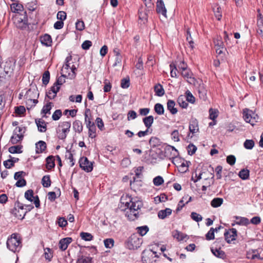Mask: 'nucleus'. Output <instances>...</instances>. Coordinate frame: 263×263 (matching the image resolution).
Here are the masks:
<instances>
[{
	"label": "nucleus",
	"instance_id": "nucleus-1",
	"mask_svg": "<svg viewBox=\"0 0 263 263\" xmlns=\"http://www.w3.org/2000/svg\"><path fill=\"white\" fill-rule=\"evenodd\" d=\"M121 202L125 204V216L129 220H135L139 215V210L143 205L142 202L136 199H133L130 196L126 195L122 196L121 199Z\"/></svg>",
	"mask_w": 263,
	"mask_h": 263
},
{
	"label": "nucleus",
	"instance_id": "nucleus-2",
	"mask_svg": "<svg viewBox=\"0 0 263 263\" xmlns=\"http://www.w3.org/2000/svg\"><path fill=\"white\" fill-rule=\"evenodd\" d=\"M39 96L38 90L36 87L33 86L26 91L24 95V98L26 99L27 108L28 109L29 107L31 108L36 105L38 102L37 99Z\"/></svg>",
	"mask_w": 263,
	"mask_h": 263
},
{
	"label": "nucleus",
	"instance_id": "nucleus-3",
	"mask_svg": "<svg viewBox=\"0 0 263 263\" xmlns=\"http://www.w3.org/2000/svg\"><path fill=\"white\" fill-rule=\"evenodd\" d=\"M21 240L20 236L15 233L12 234L8 238L7 241V247L12 252L18 251L21 248Z\"/></svg>",
	"mask_w": 263,
	"mask_h": 263
},
{
	"label": "nucleus",
	"instance_id": "nucleus-4",
	"mask_svg": "<svg viewBox=\"0 0 263 263\" xmlns=\"http://www.w3.org/2000/svg\"><path fill=\"white\" fill-rule=\"evenodd\" d=\"M65 77V75L62 74L61 77L58 78L56 82H55L53 85L50 88L47 94V96L49 99H52L56 97L57 92L60 89L61 85L65 82L64 79Z\"/></svg>",
	"mask_w": 263,
	"mask_h": 263
},
{
	"label": "nucleus",
	"instance_id": "nucleus-5",
	"mask_svg": "<svg viewBox=\"0 0 263 263\" xmlns=\"http://www.w3.org/2000/svg\"><path fill=\"white\" fill-rule=\"evenodd\" d=\"M16 27L20 29L25 30L28 27V17L26 12L24 14L18 15L14 19Z\"/></svg>",
	"mask_w": 263,
	"mask_h": 263
},
{
	"label": "nucleus",
	"instance_id": "nucleus-6",
	"mask_svg": "<svg viewBox=\"0 0 263 263\" xmlns=\"http://www.w3.org/2000/svg\"><path fill=\"white\" fill-rule=\"evenodd\" d=\"M142 243L141 238L136 234L132 235L126 242V247L129 250H135L139 248Z\"/></svg>",
	"mask_w": 263,
	"mask_h": 263
},
{
	"label": "nucleus",
	"instance_id": "nucleus-7",
	"mask_svg": "<svg viewBox=\"0 0 263 263\" xmlns=\"http://www.w3.org/2000/svg\"><path fill=\"white\" fill-rule=\"evenodd\" d=\"M26 128L24 126L16 127L14 131L13 135L12 136L10 142L12 144H16L17 142L22 140L24 137V134L25 132Z\"/></svg>",
	"mask_w": 263,
	"mask_h": 263
},
{
	"label": "nucleus",
	"instance_id": "nucleus-8",
	"mask_svg": "<svg viewBox=\"0 0 263 263\" xmlns=\"http://www.w3.org/2000/svg\"><path fill=\"white\" fill-rule=\"evenodd\" d=\"M243 117L246 122L250 123L252 125H254L258 119L257 115L247 108L243 109Z\"/></svg>",
	"mask_w": 263,
	"mask_h": 263
},
{
	"label": "nucleus",
	"instance_id": "nucleus-9",
	"mask_svg": "<svg viewBox=\"0 0 263 263\" xmlns=\"http://www.w3.org/2000/svg\"><path fill=\"white\" fill-rule=\"evenodd\" d=\"M180 73L189 83L196 86L198 81L193 77V74L189 68L184 69L183 70L180 71Z\"/></svg>",
	"mask_w": 263,
	"mask_h": 263
},
{
	"label": "nucleus",
	"instance_id": "nucleus-10",
	"mask_svg": "<svg viewBox=\"0 0 263 263\" xmlns=\"http://www.w3.org/2000/svg\"><path fill=\"white\" fill-rule=\"evenodd\" d=\"M25 197L28 201L34 202L36 208H38L40 206V202L37 196H33V192L32 190H27L25 193Z\"/></svg>",
	"mask_w": 263,
	"mask_h": 263
},
{
	"label": "nucleus",
	"instance_id": "nucleus-11",
	"mask_svg": "<svg viewBox=\"0 0 263 263\" xmlns=\"http://www.w3.org/2000/svg\"><path fill=\"white\" fill-rule=\"evenodd\" d=\"M80 167L86 172H90L93 169L92 163L86 157H82L79 161Z\"/></svg>",
	"mask_w": 263,
	"mask_h": 263
},
{
	"label": "nucleus",
	"instance_id": "nucleus-12",
	"mask_svg": "<svg viewBox=\"0 0 263 263\" xmlns=\"http://www.w3.org/2000/svg\"><path fill=\"white\" fill-rule=\"evenodd\" d=\"M237 231L236 229L232 228L226 232L224 234L226 241L230 243L235 240L237 237Z\"/></svg>",
	"mask_w": 263,
	"mask_h": 263
},
{
	"label": "nucleus",
	"instance_id": "nucleus-13",
	"mask_svg": "<svg viewBox=\"0 0 263 263\" xmlns=\"http://www.w3.org/2000/svg\"><path fill=\"white\" fill-rule=\"evenodd\" d=\"M156 10L158 13H160L166 17V9L162 0H157Z\"/></svg>",
	"mask_w": 263,
	"mask_h": 263
},
{
	"label": "nucleus",
	"instance_id": "nucleus-14",
	"mask_svg": "<svg viewBox=\"0 0 263 263\" xmlns=\"http://www.w3.org/2000/svg\"><path fill=\"white\" fill-rule=\"evenodd\" d=\"M234 218H235L236 221L234 222V223L232 224V226H234L235 224L247 226L250 223L249 219L246 217L235 216Z\"/></svg>",
	"mask_w": 263,
	"mask_h": 263
},
{
	"label": "nucleus",
	"instance_id": "nucleus-15",
	"mask_svg": "<svg viewBox=\"0 0 263 263\" xmlns=\"http://www.w3.org/2000/svg\"><path fill=\"white\" fill-rule=\"evenodd\" d=\"M71 241L72 238L70 237H66L61 239L59 242V248L62 251H65Z\"/></svg>",
	"mask_w": 263,
	"mask_h": 263
},
{
	"label": "nucleus",
	"instance_id": "nucleus-16",
	"mask_svg": "<svg viewBox=\"0 0 263 263\" xmlns=\"http://www.w3.org/2000/svg\"><path fill=\"white\" fill-rule=\"evenodd\" d=\"M211 251L213 254L216 257L222 259L226 257V254L224 251L221 250L220 248L217 249V248H214L213 247L211 248Z\"/></svg>",
	"mask_w": 263,
	"mask_h": 263
},
{
	"label": "nucleus",
	"instance_id": "nucleus-17",
	"mask_svg": "<svg viewBox=\"0 0 263 263\" xmlns=\"http://www.w3.org/2000/svg\"><path fill=\"white\" fill-rule=\"evenodd\" d=\"M40 41L43 45L47 47L50 46L51 45L52 39L50 35L49 34H45L41 36Z\"/></svg>",
	"mask_w": 263,
	"mask_h": 263
},
{
	"label": "nucleus",
	"instance_id": "nucleus-18",
	"mask_svg": "<svg viewBox=\"0 0 263 263\" xmlns=\"http://www.w3.org/2000/svg\"><path fill=\"white\" fill-rule=\"evenodd\" d=\"M175 101L172 100H168L167 102V109L172 115L176 114L178 111L177 109L175 107Z\"/></svg>",
	"mask_w": 263,
	"mask_h": 263
},
{
	"label": "nucleus",
	"instance_id": "nucleus-19",
	"mask_svg": "<svg viewBox=\"0 0 263 263\" xmlns=\"http://www.w3.org/2000/svg\"><path fill=\"white\" fill-rule=\"evenodd\" d=\"M11 11L14 13H19L24 10V7L18 2L13 3L10 5Z\"/></svg>",
	"mask_w": 263,
	"mask_h": 263
},
{
	"label": "nucleus",
	"instance_id": "nucleus-20",
	"mask_svg": "<svg viewBox=\"0 0 263 263\" xmlns=\"http://www.w3.org/2000/svg\"><path fill=\"white\" fill-rule=\"evenodd\" d=\"M36 153H43L46 148V143L43 141H39L35 144Z\"/></svg>",
	"mask_w": 263,
	"mask_h": 263
},
{
	"label": "nucleus",
	"instance_id": "nucleus-21",
	"mask_svg": "<svg viewBox=\"0 0 263 263\" xmlns=\"http://www.w3.org/2000/svg\"><path fill=\"white\" fill-rule=\"evenodd\" d=\"M172 210L170 208H166L165 210H162L158 213V217L161 219H164L167 216L172 214Z\"/></svg>",
	"mask_w": 263,
	"mask_h": 263
},
{
	"label": "nucleus",
	"instance_id": "nucleus-22",
	"mask_svg": "<svg viewBox=\"0 0 263 263\" xmlns=\"http://www.w3.org/2000/svg\"><path fill=\"white\" fill-rule=\"evenodd\" d=\"M35 123L39 132L44 133L46 131V123L44 120L42 119L36 120Z\"/></svg>",
	"mask_w": 263,
	"mask_h": 263
},
{
	"label": "nucleus",
	"instance_id": "nucleus-23",
	"mask_svg": "<svg viewBox=\"0 0 263 263\" xmlns=\"http://www.w3.org/2000/svg\"><path fill=\"white\" fill-rule=\"evenodd\" d=\"M46 168L51 170L55 166L54 158L53 156H49L46 159Z\"/></svg>",
	"mask_w": 263,
	"mask_h": 263
},
{
	"label": "nucleus",
	"instance_id": "nucleus-24",
	"mask_svg": "<svg viewBox=\"0 0 263 263\" xmlns=\"http://www.w3.org/2000/svg\"><path fill=\"white\" fill-rule=\"evenodd\" d=\"M173 237L178 241L183 240L185 239H188L187 235L182 233L177 230L173 232Z\"/></svg>",
	"mask_w": 263,
	"mask_h": 263
},
{
	"label": "nucleus",
	"instance_id": "nucleus-25",
	"mask_svg": "<svg viewBox=\"0 0 263 263\" xmlns=\"http://www.w3.org/2000/svg\"><path fill=\"white\" fill-rule=\"evenodd\" d=\"M154 91L155 92V95L158 97L163 96L165 93L162 86L160 84H158L155 86Z\"/></svg>",
	"mask_w": 263,
	"mask_h": 263
},
{
	"label": "nucleus",
	"instance_id": "nucleus-26",
	"mask_svg": "<svg viewBox=\"0 0 263 263\" xmlns=\"http://www.w3.org/2000/svg\"><path fill=\"white\" fill-rule=\"evenodd\" d=\"M186 101L185 97L183 95L180 96L177 99V102L179 106L183 108H186L188 106V103Z\"/></svg>",
	"mask_w": 263,
	"mask_h": 263
},
{
	"label": "nucleus",
	"instance_id": "nucleus-27",
	"mask_svg": "<svg viewBox=\"0 0 263 263\" xmlns=\"http://www.w3.org/2000/svg\"><path fill=\"white\" fill-rule=\"evenodd\" d=\"M143 122L147 129H149L152 125L154 122V117L152 116H149L143 119Z\"/></svg>",
	"mask_w": 263,
	"mask_h": 263
},
{
	"label": "nucleus",
	"instance_id": "nucleus-28",
	"mask_svg": "<svg viewBox=\"0 0 263 263\" xmlns=\"http://www.w3.org/2000/svg\"><path fill=\"white\" fill-rule=\"evenodd\" d=\"M73 128L75 132L81 133L83 130V124L81 121L76 120L73 123Z\"/></svg>",
	"mask_w": 263,
	"mask_h": 263
},
{
	"label": "nucleus",
	"instance_id": "nucleus-29",
	"mask_svg": "<svg viewBox=\"0 0 263 263\" xmlns=\"http://www.w3.org/2000/svg\"><path fill=\"white\" fill-rule=\"evenodd\" d=\"M52 106L53 104L51 102H49L43 106L42 109V113L44 114L45 115L43 116V117L46 118L47 117L45 115L46 114H50V110L51 109Z\"/></svg>",
	"mask_w": 263,
	"mask_h": 263
},
{
	"label": "nucleus",
	"instance_id": "nucleus-30",
	"mask_svg": "<svg viewBox=\"0 0 263 263\" xmlns=\"http://www.w3.org/2000/svg\"><path fill=\"white\" fill-rule=\"evenodd\" d=\"M223 200L221 198H215L211 202V205L213 208H218L223 203Z\"/></svg>",
	"mask_w": 263,
	"mask_h": 263
},
{
	"label": "nucleus",
	"instance_id": "nucleus-31",
	"mask_svg": "<svg viewBox=\"0 0 263 263\" xmlns=\"http://www.w3.org/2000/svg\"><path fill=\"white\" fill-rule=\"evenodd\" d=\"M198 85L199 86L198 87V92L199 93L200 97L204 98L206 93V90L205 89L203 84H201V82L200 83L198 81V84H197L196 86Z\"/></svg>",
	"mask_w": 263,
	"mask_h": 263
},
{
	"label": "nucleus",
	"instance_id": "nucleus-32",
	"mask_svg": "<svg viewBox=\"0 0 263 263\" xmlns=\"http://www.w3.org/2000/svg\"><path fill=\"white\" fill-rule=\"evenodd\" d=\"M154 110L159 115H163L164 112V107L160 103H156L155 105Z\"/></svg>",
	"mask_w": 263,
	"mask_h": 263
},
{
	"label": "nucleus",
	"instance_id": "nucleus-33",
	"mask_svg": "<svg viewBox=\"0 0 263 263\" xmlns=\"http://www.w3.org/2000/svg\"><path fill=\"white\" fill-rule=\"evenodd\" d=\"M136 230L141 236H143L148 232L149 228L147 226H144L137 227Z\"/></svg>",
	"mask_w": 263,
	"mask_h": 263
},
{
	"label": "nucleus",
	"instance_id": "nucleus-34",
	"mask_svg": "<svg viewBox=\"0 0 263 263\" xmlns=\"http://www.w3.org/2000/svg\"><path fill=\"white\" fill-rule=\"evenodd\" d=\"M42 183L44 187H48L51 185V180L49 175H45L42 179Z\"/></svg>",
	"mask_w": 263,
	"mask_h": 263
},
{
	"label": "nucleus",
	"instance_id": "nucleus-35",
	"mask_svg": "<svg viewBox=\"0 0 263 263\" xmlns=\"http://www.w3.org/2000/svg\"><path fill=\"white\" fill-rule=\"evenodd\" d=\"M92 258L90 257L80 256L78 257L77 263H91Z\"/></svg>",
	"mask_w": 263,
	"mask_h": 263
},
{
	"label": "nucleus",
	"instance_id": "nucleus-36",
	"mask_svg": "<svg viewBox=\"0 0 263 263\" xmlns=\"http://www.w3.org/2000/svg\"><path fill=\"white\" fill-rule=\"evenodd\" d=\"M213 11L217 20L219 21L220 20L222 16L221 8L218 6H216L213 8Z\"/></svg>",
	"mask_w": 263,
	"mask_h": 263
},
{
	"label": "nucleus",
	"instance_id": "nucleus-37",
	"mask_svg": "<svg viewBox=\"0 0 263 263\" xmlns=\"http://www.w3.org/2000/svg\"><path fill=\"white\" fill-rule=\"evenodd\" d=\"M218 115L217 109L210 108L209 109V118L212 120H215Z\"/></svg>",
	"mask_w": 263,
	"mask_h": 263
},
{
	"label": "nucleus",
	"instance_id": "nucleus-38",
	"mask_svg": "<svg viewBox=\"0 0 263 263\" xmlns=\"http://www.w3.org/2000/svg\"><path fill=\"white\" fill-rule=\"evenodd\" d=\"M80 236L82 239L85 241H90L93 239V236L90 233L87 232H81Z\"/></svg>",
	"mask_w": 263,
	"mask_h": 263
},
{
	"label": "nucleus",
	"instance_id": "nucleus-39",
	"mask_svg": "<svg viewBox=\"0 0 263 263\" xmlns=\"http://www.w3.org/2000/svg\"><path fill=\"white\" fill-rule=\"evenodd\" d=\"M189 129L191 133L195 134L198 131V125L196 122H193L189 125Z\"/></svg>",
	"mask_w": 263,
	"mask_h": 263
},
{
	"label": "nucleus",
	"instance_id": "nucleus-40",
	"mask_svg": "<svg viewBox=\"0 0 263 263\" xmlns=\"http://www.w3.org/2000/svg\"><path fill=\"white\" fill-rule=\"evenodd\" d=\"M239 177L243 179H247L249 176V171L248 170L242 169L239 173Z\"/></svg>",
	"mask_w": 263,
	"mask_h": 263
},
{
	"label": "nucleus",
	"instance_id": "nucleus-41",
	"mask_svg": "<svg viewBox=\"0 0 263 263\" xmlns=\"http://www.w3.org/2000/svg\"><path fill=\"white\" fill-rule=\"evenodd\" d=\"M72 57L71 56H68L66 58L65 60V64L63 65V68L62 69V71L63 72H66L65 70H68L70 68L69 62L71 60Z\"/></svg>",
	"mask_w": 263,
	"mask_h": 263
},
{
	"label": "nucleus",
	"instance_id": "nucleus-42",
	"mask_svg": "<svg viewBox=\"0 0 263 263\" xmlns=\"http://www.w3.org/2000/svg\"><path fill=\"white\" fill-rule=\"evenodd\" d=\"M44 256L45 258L48 260L49 261H50L51 258L53 257L52 253L51 252V250L49 248H46L44 249Z\"/></svg>",
	"mask_w": 263,
	"mask_h": 263
},
{
	"label": "nucleus",
	"instance_id": "nucleus-43",
	"mask_svg": "<svg viewBox=\"0 0 263 263\" xmlns=\"http://www.w3.org/2000/svg\"><path fill=\"white\" fill-rule=\"evenodd\" d=\"M186 40L188 41L189 43V45H190V47L192 49H193L194 48V42L193 41V39L191 37V33H190V31L189 30V29H187V30H186Z\"/></svg>",
	"mask_w": 263,
	"mask_h": 263
},
{
	"label": "nucleus",
	"instance_id": "nucleus-44",
	"mask_svg": "<svg viewBox=\"0 0 263 263\" xmlns=\"http://www.w3.org/2000/svg\"><path fill=\"white\" fill-rule=\"evenodd\" d=\"M244 147L248 149H251L254 146V142L253 140H246L243 143Z\"/></svg>",
	"mask_w": 263,
	"mask_h": 263
},
{
	"label": "nucleus",
	"instance_id": "nucleus-45",
	"mask_svg": "<svg viewBox=\"0 0 263 263\" xmlns=\"http://www.w3.org/2000/svg\"><path fill=\"white\" fill-rule=\"evenodd\" d=\"M21 147L18 145L12 146L9 148V152L11 154L22 153Z\"/></svg>",
	"mask_w": 263,
	"mask_h": 263
},
{
	"label": "nucleus",
	"instance_id": "nucleus-46",
	"mask_svg": "<svg viewBox=\"0 0 263 263\" xmlns=\"http://www.w3.org/2000/svg\"><path fill=\"white\" fill-rule=\"evenodd\" d=\"M50 79V73L48 71H46L43 75L42 82L43 83L46 85L49 81Z\"/></svg>",
	"mask_w": 263,
	"mask_h": 263
},
{
	"label": "nucleus",
	"instance_id": "nucleus-47",
	"mask_svg": "<svg viewBox=\"0 0 263 263\" xmlns=\"http://www.w3.org/2000/svg\"><path fill=\"white\" fill-rule=\"evenodd\" d=\"M185 93H186V96H185V99L187 100V101L191 103H194L195 101V98L193 96L192 93L189 90H187L186 91Z\"/></svg>",
	"mask_w": 263,
	"mask_h": 263
},
{
	"label": "nucleus",
	"instance_id": "nucleus-48",
	"mask_svg": "<svg viewBox=\"0 0 263 263\" xmlns=\"http://www.w3.org/2000/svg\"><path fill=\"white\" fill-rule=\"evenodd\" d=\"M104 243L106 248L110 249L114 246V240L112 238L106 239L104 240Z\"/></svg>",
	"mask_w": 263,
	"mask_h": 263
},
{
	"label": "nucleus",
	"instance_id": "nucleus-49",
	"mask_svg": "<svg viewBox=\"0 0 263 263\" xmlns=\"http://www.w3.org/2000/svg\"><path fill=\"white\" fill-rule=\"evenodd\" d=\"M96 126L92 125L88 128V135L91 138H94L96 136Z\"/></svg>",
	"mask_w": 263,
	"mask_h": 263
},
{
	"label": "nucleus",
	"instance_id": "nucleus-50",
	"mask_svg": "<svg viewBox=\"0 0 263 263\" xmlns=\"http://www.w3.org/2000/svg\"><path fill=\"white\" fill-rule=\"evenodd\" d=\"M130 82L128 78H124L121 80V87L122 88H127L129 86Z\"/></svg>",
	"mask_w": 263,
	"mask_h": 263
},
{
	"label": "nucleus",
	"instance_id": "nucleus-51",
	"mask_svg": "<svg viewBox=\"0 0 263 263\" xmlns=\"http://www.w3.org/2000/svg\"><path fill=\"white\" fill-rule=\"evenodd\" d=\"M187 198H188L187 195L184 196V197H183L182 199L179 201V202L178 204V207L176 209L177 212L180 211L182 209V208L184 206L185 204L184 203V202L185 201V200H186Z\"/></svg>",
	"mask_w": 263,
	"mask_h": 263
},
{
	"label": "nucleus",
	"instance_id": "nucleus-52",
	"mask_svg": "<svg viewBox=\"0 0 263 263\" xmlns=\"http://www.w3.org/2000/svg\"><path fill=\"white\" fill-rule=\"evenodd\" d=\"M163 182L164 180L163 178L160 176L156 177L153 179V183L156 186H159L161 185Z\"/></svg>",
	"mask_w": 263,
	"mask_h": 263
},
{
	"label": "nucleus",
	"instance_id": "nucleus-53",
	"mask_svg": "<svg viewBox=\"0 0 263 263\" xmlns=\"http://www.w3.org/2000/svg\"><path fill=\"white\" fill-rule=\"evenodd\" d=\"M187 149L189 155H192L196 152L197 147L193 144H190L187 147Z\"/></svg>",
	"mask_w": 263,
	"mask_h": 263
},
{
	"label": "nucleus",
	"instance_id": "nucleus-54",
	"mask_svg": "<svg viewBox=\"0 0 263 263\" xmlns=\"http://www.w3.org/2000/svg\"><path fill=\"white\" fill-rule=\"evenodd\" d=\"M192 219L196 222H199L202 220V217L196 212H192L191 215Z\"/></svg>",
	"mask_w": 263,
	"mask_h": 263
},
{
	"label": "nucleus",
	"instance_id": "nucleus-55",
	"mask_svg": "<svg viewBox=\"0 0 263 263\" xmlns=\"http://www.w3.org/2000/svg\"><path fill=\"white\" fill-rule=\"evenodd\" d=\"M187 162H182L180 165L178 166V170L181 173H185L188 170Z\"/></svg>",
	"mask_w": 263,
	"mask_h": 263
},
{
	"label": "nucleus",
	"instance_id": "nucleus-56",
	"mask_svg": "<svg viewBox=\"0 0 263 263\" xmlns=\"http://www.w3.org/2000/svg\"><path fill=\"white\" fill-rule=\"evenodd\" d=\"M206 239L208 240H213L215 238L214 230L213 228H211L210 231L205 235Z\"/></svg>",
	"mask_w": 263,
	"mask_h": 263
},
{
	"label": "nucleus",
	"instance_id": "nucleus-57",
	"mask_svg": "<svg viewBox=\"0 0 263 263\" xmlns=\"http://www.w3.org/2000/svg\"><path fill=\"white\" fill-rule=\"evenodd\" d=\"M62 116V111L60 109L56 110L52 116V118L53 120H58Z\"/></svg>",
	"mask_w": 263,
	"mask_h": 263
},
{
	"label": "nucleus",
	"instance_id": "nucleus-58",
	"mask_svg": "<svg viewBox=\"0 0 263 263\" xmlns=\"http://www.w3.org/2000/svg\"><path fill=\"white\" fill-rule=\"evenodd\" d=\"M76 29L79 31H82L85 27L84 23L82 20H78L76 23Z\"/></svg>",
	"mask_w": 263,
	"mask_h": 263
},
{
	"label": "nucleus",
	"instance_id": "nucleus-59",
	"mask_svg": "<svg viewBox=\"0 0 263 263\" xmlns=\"http://www.w3.org/2000/svg\"><path fill=\"white\" fill-rule=\"evenodd\" d=\"M130 185L131 189L136 191V190L138 189L139 186L141 185L140 182L138 181H136L134 179L133 181H130Z\"/></svg>",
	"mask_w": 263,
	"mask_h": 263
},
{
	"label": "nucleus",
	"instance_id": "nucleus-60",
	"mask_svg": "<svg viewBox=\"0 0 263 263\" xmlns=\"http://www.w3.org/2000/svg\"><path fill=\"white\" fill-rule=\"evenodd\" d=\"M172 139L175 142H178L180 141L179 137V132L178 130H174L171 133Z\"/></svg>",
	"mask_w": 263,
	"mask_h": 263
},
{
	"label": "nucleus",
	"instance_id": "nucleus-61",
	"mask_svg": "<svg viewBox=\"0 0 263 263\" xmlns=\"http://www.w3.org/2000/svg\"><path fill=\"white\" fill-rule=\"evenodd\" d=\"M236 158L234 155H229L227 157V162L231 165L235 163Z\"/></svg>",
	"mask_w": 263,
	"mask_h": 263
},
{
	"label": "nucleus",
	"instance_id": "nucleus-62",
	"mask_svg": "<svg viewBox=\"0 0 263 263\" xmlns=\"http://www.w3.org/2000/svg\"><path fill=\"white\" fill-rule=\"evenodd\" d=\"M57 17L58 20L63 21L66 18V13L63 11H59L57 13Z\"/></svg>",
	"mask_w": 263,
	"mask_h": 263
},
{
	"label": "nucleus",
	"instance_id": "nucleus-63",
	"mask_svg": "<svg viewBox=\"0 0 263 263\" xmlns=\"http://www.w3.org/2000/svg\"><path fill=\"white\" fill-rule=\"evenodd\" d=\"M65 157L69 160L70 162L71 163V166H72L74 164V162L73 161V157L72 153L69 151H67Z\"/></svg>",
	"mask_w": 263,
	"mask_h": 263
},
{
	"label": "nucleus",
	"instance_id": "nucleus-64",
	"mask_svg": "<svg viewBox=\"0 0 263 263\" xmlns=\"http://www.w3.org/2000/svg\"><path fill=\"white\" fill-rule=\"evenodd\" d=\"M10 74L9 73V71H5L3 73L0 74V81L3 82L6 79L9 78Z\"/></svg>",
	"mask_w": 263,
	"mask_h": 263
}]
</instances>
